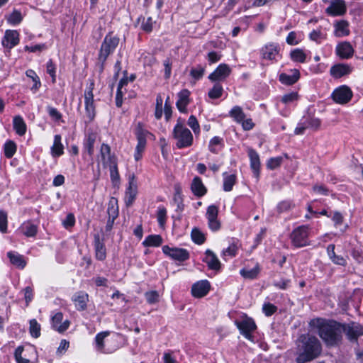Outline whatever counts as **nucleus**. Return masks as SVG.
Here are the masks:
<instances>
[{
    "label": "nucleus",
    "mask_w": 363,
    "mask_h": 363,
    "mask_svg": "<svg viewBox=\"0 0 363 363\" xmlns=\"http://www.w3.org/2000/svg\"><path fill=\"white\" fill-rule=\"evenodd\" d=\"M162 252L172 259L179 262L186 261L189 258V252L183 248L170 247L168 245H164L162 247Z\"/></svg>",
    "instance_id": "obj_11"
},
{
    "label": "nucleus",
    "mask_w": 363,
    "mask_h": 363,
    "mask_svg": "<svg viewBox=\"0 0 363 363\" xmlns=\"http://www.w3.org/2000/svg\"><path fill=\"white\" fill-rule=\"evenodd\" d=\"M335 52L341 59H350L353 56L354 50L350 43L344 41L337 45Z\"/></svg>",
    "instance_id": "obj_17"
},
{
    "label": "nucleus",
    "mask_w": 363,
    "mask_h": 363,
    "mask_svg": "<svg viewBox=\"0 0 363 363\" xmlns=\"http://www.w3.org/2000/svg\"><path fill=\"white\" fill-rule=\"evenodd\" d=\"M19 43V33L15 30H6L1 40L2 45L9 50Z\"/></svg>",
    "instance_id": "obj_15"
},
{
    "label": "nucleus",
    "mask_w": 363,
    "mask_h": 363,
    "mask_svg": "<svg viewBox=\"0 0 363 363\" xmlns=\"http://www.w3.org/2000/svg\"><path fill=\"white\" fill-rule=\"evenodd\" d=\"M191 238L192 240L199 245H201L204 242L205 237L204 235L198 229L194 228L191 231Z\"/></svg>",
    "instance_id": "obj_49"
},
{
    "label": "nucleus",
    "mask_w": 363,
    "mask_h": 363,
    "mask_svg": "<svg viewBox=\"0 0 363 363\" xmlns=\"http://www.w3.org/2000/svg\"><path fill=\"white\" fill-rule=\"evenodd\" d=\"M223 147V138H221L218 136H215L209 142L208 150L211 152H213L214 154H217L221 150Z\"/></svg>",
    "instance_id": "obj_34"
},
{
    "label": "nucleus",
    "mask_w": 363,
    "mask_h": 363,
    "mask_svg": "<svg viewBox=\"0 0 363 363\" xmlns=\"http://www.w3.org/2000/svg\"><path fill=\"white\" fill-rule=\"evenodd\" d=\"M94 88V82L93 80L89 81V85L84 91V108L85 113L84 115L86 123L91 122L96 116V110L94 100L93 90Z\"/></svg>",
    "instance_id": "obj_4"
},
{
    "label": "nucleus",
    "mask_w": 363,
    "mask_h": 363,
    "mask_svg": "<svg viewBox=\"0 0 363 363\" xmlns=\"http://www.w3.org/2000/svg\"><path fill=\"white\" fill-rule=\"evenodd\" d=\"M47 111L49 116L55 121H58L62 118V114L58 111V110L52 106H48Z\"/></svg>",
    "instance_id": "obj_63"
},
{
    "label": "nucleus",
    "mask_w": 363,
    "mask_h": 363,
    "mask_svg": "<svg viewBox=\"0 0 363 363\" xmlns=\"http://www.w3.org/2000/svg\"><path fill=\"white\" fill-rule=\"evenodd\" d=\"M191 189L194 194L198 197H201L206 193V188L199 177L194 178L191 185Z\"/></svg>",
    "instance_id": "obj_30"
},
{
    "label": "nucleus",
    "mask_w": 363,
    "mask_h": 363,
    "mask_svg": "<svg viewBox=\"0 0 363 363\" xmlns=\"http://www.w3.org/2000/svg\"><path fill=\"white\" fill-rule=\"evenodd\" d=\"M231 69L226 64H220L218 67L208 76V79L212 82L223 81L230 74Z\"/></svg>",
    "instance_id": "obj_16"
},
{
    "label": "nucleus",
    "mask_w": 363,
    "mask_h": 363,
    "mask_svg": "<svg viewBox=\"0 0 363 363\" xmlns=\"http://www.w3.org/2000/svg\"><path fill=\"white\" fill-rule=\"evenodd\" d=\"M108 218L116 219L118 215V207L115 206L112 201H110L107 210Z\"/></svg>",
    "instance_id": "obj_59"
},
{
    "label": "nucleus",
    "mask_w": 363,
    "mask_h": 363,
    "mask_svg": "<svg viewBox=\"0 0 363 363\" xmlns=\"http://www.w3.org/2000/svg\"><path fill=\"white\" fill-rule=\"evenodd\" d=\"M210 283L207 280L199 281L191 287V294L196 298L205 296L210 290Z\"/></svg>",
    "instance_id": "obj_18"
},
{
    "label": "nucleus",
    "mask_w": 363,
    "mask_h": 363,
    "mask_svg": "<svg viewBox=\"0 0 363 363\" xmlns=\"http://www.w3.org/2000/svg\"><path fill=\"white\" fill-rule=\"evenodd\" d=\"M301 342L303 352L296 358L297 363H305L311 361L319 356L322 347L317 337L310 335H303L299 338Z\"/></svg>",
    "instance_id": "obj_2"
},
{
    "label": "nucleus",
    "mask_w": 363,
    "mask_h": 363,
    "mask_svg": "<svg viewBox=\"0 0 363 363\" xmlns=\"http://www.w3.org/2000/svg\"><path fill=\"white\" fill-rule=\"evenodd\" d=\"M16 151V145L14 142L11 140L7 141L4 145V155L7 158H11L13 156Z\"/></svg>",
    "instance_id": "obj_45"
},
{
    "label": "nucleus",
    "mask_w": 363,
    "mask_h": 363,
    "mask_svg": "<svg viewBox=\"0 0 363 363\" xmlns=\"http://www.w3.org/2000/svg\"><path fill=\"white\" fill-rule=\"evenodd\" d=\"M96 139V135L94 133H89L84 140V147L87 153L91 156L94 153V146Z\"/></svg>",
    "instance_id": "obj_35"
},
{
    "label": "nucleus",
    "mask_w": 363,
    "mask_h": 363,
    "mask_svg": "<svg viewBox=\"0 0 363 363\" xmlns=\"http://www.w3.org/2000/svg\"><path fill=\"white\" fill-rule=\"evenodd\" d=\"M23 20V16L21 11L13 10V12L7 18V21L9 24L13 26L18 25Z\"/></svg>",
    "instance_id": "obj_42"
},
{
    "label": "nucleus",
    "mask_w": 363,
    "mask_h": 363,
    "mask_svg": "<svg viewBox=\"0 0 363 363\" xmlns=\"http://www.w3.org/2000/svg\"><path fill=\"white\" fill-rule=\"evenodd\" d=\"M135 135L138 140V144L135 147L134 157L136 161H138L141 159L143 152L145 150L147 137L153 135L145 129L144 125L140 122L138 123L135 126Z\"/></svg>",
    "instance_id": "obj_6"
},
{
    "label": "nucleus",
    "mask_w": 363,
    "mask_h": 363,
    "mask_svg": "<svg viewBox=\"0 0 363 363\" xmlns=\"http://www.w3.org/2000/svg\"><path fill=\"white\" fill-rule=\"evenodd\" d=\"M23 348L22 347H18L15 350V358L17 363H29L30 360L22 357Z\"/></svg>",
    "instance_id": "obj_60"
},
{
    "label": "nucleus",
    "mask_w": 363,
    "mask_h": 363,
    "mask_svg": "<svg viewBox=\"0 0 363 363\" xmlns=\"http://www.w3.org/2000/svg\"><path fill=\"white\" fill-rule=\"evenodd\" d=\"M7 213L3 210H0V232L6 233L7 232Z\"/></svg>",
    "instance_id": "obj_53"
},
{
    "label": "nucleus",
    "mask_w": 363,
    "mask_h": 363,
    "mask_svg": "<svg viewBox=\"0 0 363 363\" xmlns=\"http://www.w3.org/2000/svg\"><path fill=\"white\" fill-rule=\"evenodd\" d=\"M155 22L152 21V17L147 18H143L141 24V29L146 33H150L152 30V26Z\"/></svg>",
    "instance_id": "obj_54"
},
{
    "label": "nucleus",
    "mask_w": 363,
    "mask_h": 363,
    "mask_svg": "<svg viewBox=\"0 0 363 363\" xmlns=\"http://www.w3.org/2000/svg\"><path fill=\"white\" fill-rule=\"evenodd\" d=\"M63 320V314L61 312L56 313L52 317V327L59 333H63L67 330L69 326L70 322L68 320Z\"/></svg>",
    "instance_id": "obj_19"
},
{
    "label": "nucleus",
    "mask_w": 363,
    "mask_h": 363,
    "mask_svg": "<svg viewBox=\"0 0 363 363\" xmlns=\"http://www.w3.org/2000/svg\"><path fill=\"white\" fill-rule=\"evenodd\" d=\"M189 96L190 91L187 89H183L179 92L176 106L180 112H186V106L189 104Z\"/></svg>",
    "instance_id": "obj_25"
},
{
    "label": "nucleus",
    "mask_w": 363,
    "mask_h": 363,
    "mask_svg": "<svg viewBox=\"0 0 363 363\" xmlns=\"http://www.w3.org/2000/svg\"><path fill=\"white\" fill-rule=\"evenodd\" d=\"M236 326L240 330V333L247 340H252V333L257 328L254 320L249 317H245L242 320L235 322Z\"/></svg>",
    "instance_id": "obj_9"
},
{
    "label": "nucleus",
    "mask_w": 363,
    "mask_h": 363,
    "mask_svg": "<svg viewBox=\"0 0 363 363\" xmlns=\"http://www.w3.org/2000/svg\"><path fill=\"white\" fill-rule=\"evenodd\" d=\"M286 40L289 45H296L301 41V39L298 37V35L296 32L291 31L288 34Z\"/></svg>",
    "instance_id": "obj_55"
},
{
    "label": "nucleus",
    "mask_w": 363,
    "mask_h": 363,
    "mask_svg": "<svg viewBox=\"0 0 363 363\" xmlns=\"http://www.w3.org/2000/svg\"><path fill=\"white\" fill-rule=\"evenodd\" d=\"M352 256L358 263L363 262V250L362 249H353Z\"/></svg>",
    "instance_id": "obj_64"
},
{
    "label": "nucleus",
    "mask_w": 363,
    "mask_h": 363,
    "mask_svg": "<svg viewBox=\"0 0 363 363\" xmlns=\"http://www.w3.org/2000/svg\"><path fill=\"white\" fill-rule=\"evenodd\" d=\"M342 333L352 342H356L358 338L363 335V326L357 322L342 323Z\"/></svg>",
    "instance_id": "obj_8"
},
{
    "label": "nucleus",
    "mask_w": 363,
    "mask_h": 363,
    "mask_svg": "<svg viewBox=\"0 0 363 363\" xmlns=\"http://www.w3.org/2000/svg\"><path fill=\"white\" fill-rule=\"evenodd\" d=\"M290 57L295 62L304 63L306 61V54L304 50L300 48H296L291 51Z\"/></svg>",
    "instance_id": "obj_36"
},
{
    "label": "nucleus",
    "mask_w": 363,
    "mask_h": 363,
    "mask_svg": "<svg viewBox=\"0 0 363 363\" xmlns=\"http://www.w3.org/2000/svg\"><path fill=\"white\" fill-rule=\"evenodd\" d=\"M307 128L318 130L320 126V121L316 118H308L304 121Z\"/></svg>",
    "instance_id": "obj_52"
},
{
    "label": "nucleus",
    "mask_w": 363,
    "mask_h": 363,
    "mask_svg": "<svg viewBox=\"0 0 363 363\" xmlns=\"http://www.w3.org/2000/svg\"><path fill=\"white\" fill-rule=\"evenodd\" d=\"M120 39L111 33L107 34L101 43L99 53V60L104 64L108 57L114 52L118 45Z\"/></svg>",
    "instance_id": "obj_5"
},
{
    "label": "nucleus",
    "mask_w": 363,
    "mask_h": 363,
    "mask_svg": "<svg viewBox=\"0 0 363 363\" xmlns=\"http://www.w3.org/2000/svg\"><path fill=\"white\" fill-rule=\"evenodd\" d=\"M7 256L11 263L18 269H23L26 266V261L24 257L19 253L10 251L7 253Z\"/></svg>",
    "instance_id": "obj_28"
},
{
    "label": "nucleus",
    "mask_w": 363,
    "mask_h": 363,
    "mask_svg": "<svg viewBox=\"0 0 363 363\" xmlns=\"http://www.w3.org/2000/svg\"><path fill=\"white\" fill-rule=\"evenodd\" d=\"M309 38L311 40L320 43L323 40L326 38V34L323 33L320 29L313 30L309 34Z\"/></svg>",
    "instance_id": "obj_47"
},
{
    "label": "nucleus",
    "mask_w": 363,
    "mask_h": 363,
    "mask_svg": "<svg viewBox=\"0 0 363 363\" xmlns=\"http://www.w3.org/2000/svg\"><path fill=\"white\" fill-rule=\"evenodd\" d=\"M247 155L250 158V167L253 174L255 177H258L260 168L259 155L255 150L250 147L247 148Z\"/></svg>",
    "instance_id": "obj_22"
},
{
    "label": "nucleus",
    "mask_w": 363,
    "mask_h": 363,
    "mask_svg": "<svg viewBox=\"0 0 363 363\" xmlns=\"http://www.w3.org/2000/svg\"><path fill=\"white\" fill-rule=\"evenodd\" d=\"M206 263L209 269L212 270H219L220 268V262L216 254L210 250H207L205 252V257L203 259Z\"/></svg>",
    "instance_id": "obj_24"
},
{
    "label": "nucleus",
    "mask_w": 363,
    "mask_h": 363,
    "mask_svg": "<svg viewBox=\"0 0 363 363\" xmlns=\"http://www.w3.org/2000/svg\"><path fill=\"white\" fill-rule=\"evenodd\" d=\"M223 190L225 191H230L236 182V175L227 174L226 172L223 174Z\"/></svg>",
    "instance_id": "obj_38"
},
{
    "label": "nucleus",
    "mask_w": 363,
    "mask_h": 363,
    "mask_svg": "<svg viewBox=\"0 0 363 363\" xmlns=\"http://www.w3.org/2000/svg\"><path fill=\"white\" fill-rule=\"evenodd\" d=\"M218 208L215 205L208 207L206 216L208 220L209 228L213 231H217L220 228V223L218 219Z\"/></svg>",
    "instance_id": "obj_14"
},
{
    "label": "nucleus",
    "mask_w": 363,
    "mask_h": 363,
    "mask_svg": "<svg viewBox=\"0 0 363 363\" xmlns=\"http://www.w3.org/2000/svg\"><path fill=\"white\" fill-rule=\"evenodd\" d=\"M60 135H55L54 137L53 145L51 147V154L52 157H60L64 153V146L62 143Z\"/></svg>",
    "instance_id": "obj_31"
},
{
    "label": "nucleus",
    "mask_w": 363,
    "mask_h": 363,
    "mask_svg": "<svg viewBox=\"0 0 363 363\" xmlns=\"http://www.w3.org/2000/svg\"><path fill=\"white\" fill-rule=\"evenodd\" d=\"M229 116L237 123H240L245 118V114L240 106H234L229 112Z\"/></svg>",
    "instance_id": "obj_39"
},
{
    "label": "nucleus",
    "mask_w": 363,
    "mask_h": 363,
    "mask_svg": "<svg viewBox=\"0 0 363 363\" xmlns=\"http://www.w3.org/2000/svg\"><path fill=\"white\" fill-rule=\"evenodd\" d=\"M13 128L16 133L19 135H25L26 132V124L23 118L20 116H16L13 118Z\"/></svg>",
    "instance_id": "obj_33"
},
{
    "label": "nucleus",
    "mask_w": 363,
    "mask_h": 363,
    "mask_svg": "<svg viewBox=\"0 0 363 363\" xmlns=\"http://www.w3.org/2000/svg\"><path fill=\"white\" fill-rule=\"evenodd\" d=\"M311 228L307 225L298 226L291 233V240L296 247H303L309 245V234Z\"/></svg>",
    "instance_id": "obj_7"
},
{
    "label": "nucleus",
    "mask_w": 363,
    "mask_h": 363,
    "mask_svg": "<svg viewBox=\"0 0 363 363\" xmlns=\"http://www.w3.org/2000/svg\"><path fill=\"white\" fill-rule=\"evenodd\" d=\"M29 331L32 337L37 338L40 335V325L35 319H31L29 322Z\"/></svg>",
    "instance_id": "obj_43"
},
{
    "label": "nucleus",
    "mask_w": 363,
    "mask_h": 363,
    "mask_svg": "<svg viewBox=\"0 0 363 363\" xmlns=\"http://www.w3.org/2000/svg\"><path fill=\"white\" fill-rule=\"evenodd\" d=\"M335 245L330 244L327 247V252L330 259L335 264L340 266H346L347 260L341 255H337L335 252Z\"/></svg>",
    "instance_id": "obj_29"
},
{
    "label": "nucleus",
    "mask_w": 363,
    "mask_h": 363,
    "mask_svg": "<svg viewBox=\"0 0 363 363\" xmlns=\"http://www.w3.org/2000/svg\"><path fill=\"white\" fill-rule=\"evenodd\" d=\"M309 326L328 347L338 345L342 340V323L334 320L313 318L309 322Z\"/></svg>",
    "instance_id": "obj_1"
},
{
    "label": "nucleus",
    "mask_w": 363,
    "mask_h": 363,
    "mask_svg": "<svg viewBox=\"0 0 363 363\" xmlns=\"http://www.w3.org/2000/svg\"><path fill=\"white\" fill-rule=\"evenodd\" d=\"M88 300V294L82 291L76 293L72 297V301L74 303L75 307L79 311H84L86 309Z\"/></svg>",
    "instance_id": "obj_27"
},
{
    "label": "nucleus",
    "mask_w": 363,
    "mask_h": 363,
    "mask_svg": "<svg viewBox=\"0 0 363 363\" xmlns=\"http://www.w3.org/2000/svg\"><path fill=\"white\" fill-rule=\"evenodd\" d=\"M349 22L346 20L336 21L334 23V35L337 38L350 35Z\"/></svg>",
    "instance_id": "obj_23"
},
{
    "label": "nucleus",
    "mask_w": 363,
    "mask_h": 363,
    "mask_svg": "<svg viewBox=\"0 0 363 363\" xmlns=\"http://www.w3.org/2000/svg\"><path fill=\"white\" fill-rule=\"evenodd\" d=\"M205 72L204 67L201 66H198L196 68H193L191 70L190 75L194 78L195 79L198 80L200 79Z\"/></svg>",
    "instance_id": "obj_61"
},
{
    "label": "nucleus",
    "mask_w": 363,
    "mask_h": 363,
    "mask_svg": "<svg viewBox=\"0 0 363 363\" xmlns=\"http://www.w3.org/2000/svg\"><path fill=\"white\" fill-rule=\"evenodd\" d=\"M26 74L28 77L31 79V81L33 82V85L31 87V90L33 92H36L41 86L40 78L33 69H28L26 72Z\"/></svg>",
    "instance_id": "obj_40"
},
{
    "label": "nucleus",
    "mask_w": 363,
    "mask_h": 363,
    "mask_svg": "<svg viewBox=\"0 0 363 363\" xmlns=\"http://www.w3.org/2000/svg\"><path fill=\"white\" fill-rule=\"evenodd\" d=\"M146 301L150 304H154L159 301V294L157 291H150L145 294Z\"/></svg>",
    "instance_id": "obj_50"
},
{
    "label": "nucleus",
    "mask_w": 363,
    "mask_h": 363,
    "mask_svg": "<svg viewBox=\"0 0 363 363\" xmlns=\"http://www.w3.org/2000/svg\"><path fill=\"white\" fill-rule=\"evenodd\" d=\"M108 331L98 333L95 337L96 347L98 351L103 352L104 349V340L109 335Z\"/></svg>",
    "instance_id": "obj_41"
},
{
    "label": "nucleus",
    "mask_w": 363,
    "mask_h": 363,
    "mask_svg": "<svg viewBox=\"0 0 363 363\" xmlns=\"http://www.w3.org/2000/svg\"><path fill=\"white\" fill-rule=\"evenodd\" d=\"M94 250L95 256L98 260L104 261L106 257V250L103 240H101L99 234L94 235Z\"/></svg>",
    "instance_id": "obj_21"
},
{
    "label": "nucleus",
    "mask_w": 363,
    "mask_h": 363,
    "mask_svg": "<svg viewBox=\"0 0 363 363\" xmlns=\"http://www.w3.org/2000/svg\"><path fill=\"white\" fill-rule=\"evenodd\" d=\"M327 14L331 16H344L347 12V5L344 0H333L325 9Z\"/></svg>",
    "instance_id": "obj_13"
},
{
    "label": "nucleus",
    "mask_w": 363,
    "mask_h": 363,
    "mask_svg": "<svg viewBox=\"0 0 363 363\" xmlns=\"http://www.w3.org/2000/svg\"><path fill=\"white\" fill-rule=\"evenodd\" d=\"M108 169L110 171L111 180L114 185H116L120 182V175L118 169V164L113 167L112 166Z\"/></svg>",
    "instance_id": "obj_51"
},
{
    "label": "nucleus",
    "mask_w": 363,
    "mask_h": 363,
    "mask_svg": "<svg viewBox=\"0 0 363 363\" xmlns=\"http://www.w3.org/2000/svg\"><path fill=\"white\" fill-rule=\"evenodd\" d=\"M223 89L220 84H216L208 91V96L211 99H216L220 98L223 94Z\"/></svg>",
    "instance_id": "obj_46"
},
{
    "label": "nucleus",
    "mask_w": 363,
    "mask_h": 363,
    "mask_svg": "<svg viewBox=\"0 0 363 363\" xmlns=\"http://www.w3.org/2000/svg\"><path fill=\"white\" fill-rule=\"evenodd\" d=\"M103 166L104 167H111L118 164V160L116 155L111 154L110 155L101 159Z\"/></svg>",
    "instance_id": "obj_48"
},
{
    "label": "nucleus",
    "mask_w": 363,
    "mask_h": 363,
    "mask_svg": "<svg viewBox=\"0 0 363 363\" xmlns=\"http://www.w3.org/2000/svg\"><path fill=\"white\" fill-rule=\"evenodd\" d=\"M21 233L27 237H34L38 230V227L30 220L22 223L20 227Z\"/></svg>",
    "instance_id": "obj_32"
},
{
    "label": "nucleus",
    "mask_w": 363,
    "mask_h": 363,
    "mask_svg": "<svg viewBox=\"0 0 363 363\" xmlns=\"http://www.w3.org/2000/svg\"><path fill=\"white\" fill-rule=\"evenodd\" d=\"M352 72V68L346 64H337L330 68V74L335 78H340L345 75L349 74Z\"/></svg>",
    "instance_id": "obj_26"
},
{
    "label": "nucleus",
    "mask_w": 363,
    "mask_h": 363,
    "mask_svg": "<svg viewBox=\"0 0 363 363\" xmlns=\"http://www.w3.org/2000/svg\"><path fill=\"white\" fill-rule=\"evenodd\" d=\"M173 138L177 140L176 145L182 149L189 147L193 143V135L191 131L184 126L179 118L172 132Z\"/></svg>",
    "instance_id": "obj_3"
},
{
    "label": "nucleus",
    "mask_w": 363,
    "mask_h": 363,
    "mask_svg": "<svg viewBox=\"0 0 363 363\" xmlns=\"http://www.w3.org/2000/svg\"><path fill=\"white\" fill-rule=\"evenodd\" d=\"M352 96L353 93L351 89L346 85L336 88L332 93V99L339 104H347L351 101Z\"/></svg>",
    "instance_id": "obj_10"
},
{
    "label": "nucleus",
    "mask_w": 363,
    "mask_h": 363,
    "mask_svg": "<svg viewBox=\"0 0 363 363\" xmlns=\"http://www.w3.org/2000/svg\"><path fill=\"white\" fill-rule=\"evenodd\" d=\"M189 126L193 130L194 133H199L200 130V126L196 117L191 115L188 120Z\"/></svg>",
    "instance_id": "obj_57"
},
{
    "label": "nucleus",
    "mask_w": 363,
    "mask_h": 363,
    "mask_svg": "<svg viewBox=\"0 0 363 363\" xmlns=\"http://www.w3.org/2000/svg\"><path fill=\"white\" fill-rule=\"evenodd\" d=\"M291 74L281 73L279 75V80L282 84L293 85L300 79V72L297 69H291Z\"/></svg>",
    "instance_id": "obj_20"
},
{
    "label": "nucleus",
    "mask_w": 363,
    "mask_h": 363,
    "mask_svg": "<svg viewBox=\"0 0 363 363\" xmlns=\"http://www.w3.org/2000/svg\"><path fill=\"white\" fill-rule=\"evenodd\" d=\"M157 221L161 227H163L167 218V210L164 207H159L157 211Z\"/></svg>",
    "instance_id": "obj_56"
},
{
    "label": "nucleus",
    "mask_w": 363,
    "mask_h": 363,
    "mask_svg": "<svg viewBox=\"0 0 363 363\" xmlns=\"http://www.w3.org/2000/svg\"><path fill=\"white\" fill-rule=\"evenodd\" d=\"M74 224L75 217L72 213L67 214L65 219L62 221L63 226L67 229L73 227Z\"/></svg>",
    "instance_id": "obj_62"
},
{
    "label": "nucleus",
    "mask_w": 363,
    "mask_h": 363,
    "mask_svg": "<svg viewBox=\"0 0 363 363\" xmlns=\"http://www.w3.org/2000/svg\"><path fill=\"white\" fill-rule=\"evenodd\" d=\"M259 273V268L257 266L252 269L244 268L240 270V274L245 279H255Z\"/></svg>",
    "instance_id": "obj_44"
},
{
    "label": "nucleus",
    "mask_w": 363,
    "mask_h": 363,
    "mask_svg": "<svg viewBox=\"0 0 363 363\" xmlns=\"http://www.w3.org/2000/svg\"><path fill=\"white\" fill-rule=\"evenodd\" d=\"M298 99V93L292 91L284 94L281 98V101L284 104H289L296 101Z\"/></svg>",
    "instance_id": "obj_58"
},
{
    "label": "nucleus",
    "mask_w": 363,
    "mask_h": 363,
    "mask_svg": "<svg viewBox=\"0 0 363 363\" xmlns=\"http://www.w3.org/2000/svg\"><path fill=\"white\" fill-rule=\"evenodd\" d=\"M162 242V238L159 235H150L146 237L143 242V245L145 247H158Z\"/></svg>",
    "instance_id": "obj_37"
},
{
    "label": "nucleus",
    "mask_w": 363,
    "mask_h": 363,
    "mask_svg": "<svg viewBox=\"0 0 363 363\" xmlns=\"http://www.w3.org/2000/svg\"><path fill=\"white\" fill-rule=\"evenodd\" d=\"M138 194V184L135 175L132 173L128 175V186L125 191V203L130 206L135 201Z\"/></svg>",
    "instance_id": "obj_12"
}]
</instances>
